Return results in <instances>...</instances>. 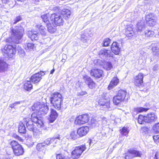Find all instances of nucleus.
Listing matches in <instances>:
<instances>
[{"label":"nucleus","instance_id":"c85d7f7f","mask_svg":"<svg viewBox=\"0 0 159 159\" xmlns=\"http://www.w3.org/2000/svg\"><path fill=\"white\" fill-rule=\"evenodd\" d=\"M30 80L25 81L23 84V89L27 91H30L33 89V86Z\"/></svg>","mask_w":159,"mask_h":159},{"label":"nucleus","instance_id":"423d86ee","mask_svg":"<svg viewBox=\"0 0 159 159\" xmlns=\"http://www.w3.org/2000/svg\"><path fill=\"white\" fill-rule=\"evenodd\" d=\"M2 52L6 55L9 58H12L15 56L16 52V47L11 45L6 44L1 49Z\"/></svg>","mask_w":159,"mask_h":159},{"label":"nucleus","instance_id":"393cba45","mask_svg":"<svg viewBox=\"0 0 159 159\" xmlns=\"http://www.w3.org/2000/svg\"><path fill=\"white\" fill-rule=\"evenodd\" d=\"M146 116L147 123H151L154 122L157 119V116L153 113H149L147 114Z\"/></svg>","mask_w":159,"mask_h":159},{"label":"nucleus","instance_id":"6ab92c4d","mask_svg":"<svg viewBox=\"0 0 159 159\" xmlns=\"http://www.w3.org/2000/svg\"><path fill=\"white\" fill-rule=\"evenodd\" d=\"M58 116V113L53 108L50 109V112L48 120L50 123L54 122Z\"/></svg>","mask_w":159,"mask_h":159},{"label":"nucleus","instance_id":"8fccbe9b","mask_svg":"<svg viewBox=\"0 0 159 159\" xmlns=\"http://www.w3.org/2000/svg\"><path fill=\"white\" fill-rule=\"evenodd\" d=\"M87 94V93L85 91H81L78 93V96H82Z\"/></svg>","mask_w":159,"mask_h":159},{"label":"nucleus","instance_id":"864d4df0","mask_svg":"<svg viewBox=\"0 0 159 159\" xmlns=\"http://www.w3.org/2000/svg\"><path fill=\"white\" fill-rule=\"evenodd\" d=\"M153 159H159V157H157L156 153L155 154Z\"/></svg>","mask_w":159,"mask_h":159},{"label":"nucleus","instance_id":"2eb2a0df","mask_svg":"<svg viewBox=\"0 0 159 159\" xmlns=\"http://www.w3.org/2000/svg\"><path fill=\"white\" fill-rule=\"evenodd\" d=\"M83 79L89 89H93L96 87L97 84L90 77L85 75L83 76Z\"/></svg>","mask_w":159,"mask_h":159},{"label":"nucleus","instance_id":"c03bdc74","mask_svg":"<svg viewBox=\"0 0 159 159\" xmlns=\"http://www.w3.org/2000/svg\"><path fill=\"white\" fill-rule=\"evenodd\" d=\"M152 129L156 133H159V122L153 125Z\"/></svg>","mask_w":159,"mask_h":159},{"label":"nucleus","instance_id":"20e7f679","mask_svg":"<svg viewBox=\"0 0 159 159\" xmlns=\"http://www.w3.org/2000/svg\"><path fill=\"white\" fill-rule=\"evenodd\" d=\"M30 118L29 117H25L20 121L18 126V132L21 134H25L26 130L24 124H26L27 129L30 131H34V127L33 124H31Z\"/></svg>","mask_w":159,"mask_h":159},{"label":"nucleus","instance_id":"e433bc0d","mask_svg":"<svg viewBox=\"0 0 159 159\" xmlns=\"http://www.w3.org/2000/svg\"><path fill=\"white\" fill-rule=\"evenodd\" d=\"M69 137L70 139L73 140L77 139L79 137L77 131L76 132L75 130L72 131L70 134Z\"/></svg>","mask_w":159,"mask_h":159},{"label":"nucleus","instance_id":"cd10ccee","mask_svg":"<svg viewBox=\"0 0 159 159\" xmlns=\"http://www.w3.org/2000/svg\"><path fill=\"white\" fill-rule=\"evenodd\" d=\"M145 28V25L143 22L141 20L139 21L136 24V32H141Z\"/></svg>","mask_w":159,"mask_h":159},{"label":"nucleus","instance_id":"9b49d317","mask_svg":"<svg viewBox=\"0 0 159 159\" xmlns=\"http://www.w3.org/2000/svg\"><path fill=\"white\" fill-rule=\"evenodd\" d=\"M146 24L150 27H153L157 24L155 16L152 13H149L145 16Z\"/></svg>","mask_w":159,"mask_h":159},{"label":"nucleus","instance_id":"7c9ffc66","mask_svg":"<svg viewBox=\"0 0 159 159\" xmlns=\"http://www.w3.org/2000/svg\"><path fill=\"white\" fill-rule=\"evenodd\" d=\"M111 53L109 50L103 49H101L98 54L99 56H105L106 57H112L110 54Z\"/></svg>","mask_w":159,"mask_h":159},{"label":"nucleus","instance_id":"bb28decb","mask_svg":"<svg viewBox=\"0 0 159 159\" xmlns=\"http://www.w3.org/2000/svg\"><path fill=\"white\" fill-rule=\"evenodd\" d=\"M9 65L6 62L0 59V72L7 71L8 69Z\"/></svg>","mask_w":159,"mask_h":159},{"label":"nucleus","instance_id":"c756f323","mask_svg":"<svg viewBox=\"0 0 159 159\" xmlns=\"http://www.w3.org/2000/svg\"><path fill=\"white\" fill-rule=\"evenodd\" d=\"M43 104L41 102H37L34 103L33 105L31 106V108L33 111H39V110H40Z\"/></svg>","mask_w":159,"mask_h":159},{"label":"nucleus","instance_id":"79ce46f5","mask_svg":"<svg viewBox=\"0 0 159 159\" xmlns=\"http://www.w3.org/2000/svg\"><path fill=\"white\" fill-rule=\"evenodd\" d=\"M151 50L154 55L158 56L159 55V48L157 47H152Z\"/></svg>","mask_w":159,"mask_h":159},{"label":"nucleus","instance_id":"9d476101","mask_svg":"<svg viewBox=\"0 0 159 159\" xmlns=\"http://www.w3.org/2000/svg\"><path fill=\"white\" fill-rule=\"evenodd\" d=\"M98 102V105L103 108H108L110 105V99L107 96L106 94H103L101 95Z\"/></svg>","mask_w":159,"mask_h":159},{"label":"nucleus","instance_id":"39448f33","mask_svg":"<svg viewBox=\"0 0 159 159\" xmlns=\"http://www.w3.org/2000/svg\"><path fill=\"white\" fill-rule=\"evenodd\" d=\"M9 144L12 149L13 154L16 156H20L24 154L25 151L24 148L17 141L11 140Z\"/></svg>","mask_w":159,"mask_h":159},{"label":"nucleus","instance_id":"a19ab883","mask_svg":"<svg viewBox=\"0 0 159 159\" xmlns=\"http://www.w3.org/2000/svg\"><path fill=\"white\" fill-rule=\"evenodd\" d=\"M111 42V39L108 38L105 39L103 42V46L108 47V46Z\"/></svg>","mask_w":159,"mask_h":159},{"label":"nucleus","instance_id":"473e14b6","mask_svg":"<svg viewBox=\"0 0 159 159\" xmlns=\"http://www.w3.org/2000/svg\"><path fill=\"white\" fill-rule=\"evenodd\" d=\"M49 110V107L48 106L45 104H43L42 106L39 110L40 115H44L46 114L48 112Z\"/></svg>","mask_w":159,"mask_h":159},{"label":"nucleus","instance_id":"1a4fd4ad","mask_svg":"<svg viewBox=\"0 0 159 159\" xmlns=\"http://www.w3.org/2000/svg\"><path fill=\"white\" fill-rule=\"evenodd\" d=\"M30 120L31 124H32L31 122L35 124L39 127L41 128L43 126L44 123L39 111H34L32 114Z\"/></svg>","mask_w":159,"mask_h":159},{"label":"nucleus","instance_id":"49530a36","mask_svg":"<svg viewBox=\"0 0 159 159\" xmlns=\"http://www.w3.org/2000/svg\"><path fill=\"white\" fill-rule=\"evenodd\" d=\"M22 19L21 16H16L15 19L14 20L13 24H15L17 23L18 22L21 21Z\"/></svg>","mask_w":159,"mask_h":159},{"label":"nucleus","instance_id":"a18cd8bd","mask_svg":"<svg viewBox=\"0 0 159 159\" xmlns=\"http://www.w3.org/2000/svg\"><path fill=\"white\" fill-rule=\"evenodd\" d=\"M12 137L13 138L18 140L20 142H23V139L16 134H14L12 135Z\"/></svg>","mask_w":159,"mask_h":159},{"label":"nucleus","instance_id":"09e8293b","mask_svg":"<svg viewBox=\"0 0 159 159\" xmlns=\"http://www.w3.org/2000/svg\"><path fill=\"white\" fill-rule=\"evenodd\" d=\"M153 138L155 142H159V134L153 136Z\"/></svg>","mask_w":159,"mask_h":159},{"label":"nucleus","instance_id":"aec40b11","mask_svg":"<svg viewBox=\"0 0 159 159\" xmlns=\"http://www.w3.org/2000/svg\"><path fill=\"white\" fill-rule=\"evenodd\" d=\"M127 153L131 155L133 157H141L142 155V152L137 150L135 148H130L128 150Z\"/></svg>","mask_w":159,"mask_h":159},{"label":"nucleus","instance_id":"680f3d73","mask_svg":"<svg viewBox=\"0 0 159 159\" xmlns=\"http://www.w3.org/2000/svg\"><path fill=\"white\" fill-rule=\"evenodd\" d=\"M61 1H64V0H61Z\"/></svg>","mask_w":159,"mask_h":159},{"label":"nucleus","instance_id":"f704fd0d","mask_svg":"<svg viewBox=\"0 0 159 159\" xmlns=\"http://www.w3.org/2000/svg\"><path fill=\"white\" fill-rule=\"evenodd\" d=\"M36 149L39 152L45 151L46 149V147L43 143H38L36 147Z\"/></svg>","mask_w":159,"mask_h":159},{"label":"nucleus","instance_id":"6e6552de","mask_svg":"<svg viewBox=\"0 0 159 159\" xmlns=\"http://www.w3.org/2000/svg\"><path fill=\"white\" fill-rule=\"evenodd\" d=\"M86 149L85 144L75 147L71 152V158L73 159H78L80 157L83 152Z\"/></svg>","mask_w":159,"mask_h":159},{"label":"nucleus","instance_id":"4c0bfd02","mask_svg":"<svg viewBox=\"0 0 159 159\" xmlns=\"http://www.w3.org/2000/svg\"><path fill=\"white\" fill-rule=\"evenodd\" d=\"M34 48V44L31 43H27L25 45V49L29 51H31L33 50Z\"/></svg>","mask_w":159,"mask_h":159},{"label":"nucleus","instance_id":"bf43d9fd","mask_svg":"<svg viewBox=\"0 0 159 159\" xmlns=\"http://www.w3.org/2000/svg\"><path fill=\"white\" fill-rule=\"evenodd\" d=\"M28 141H30V140H29H29H28Z\"/></svg>","mask_w":159,"mask_h":159},{"label":"nucleus","instance_id":"13d9d810","mask_svg":"<svg viewBox=\"0 0 159 159\" xmlns=\"http://www.w3.org/2000/svg\"><path fill=\"white\" fill-rule=\"evenodd\" d=\"M33 143L32 142V144H27L29 145H33Z\"/></svg>","mask_w":159,"mask_h":159},{"label":"nucleus","instance_id":"5fc2aeb1","mask_svg":"<svg viewBox=\"0 0 159 159\" xmlns=\"http://www.w3.org/2000/svg\"><path fill=\"white\" fill-rule=\"evenodd\" d=\"M54 71H55V70H54V69H53L52 70H51L50 71V74H53V73L54 72Z\"/></svg>","mask_w":159,"mask_h":159},{"label":"nucleus","instance_id":"603ef678","mask_svg":"<svg viewBox=\"0 0 159 159\" xmlns=\"http://www.w3.org/2000/svg\"><path fill=\"white\" fill-rule=\"evenodd\" d=\"M35 4H36L37 3L39 2V0H31Z\"/></svg>","mask_w":159,"mask_h":159},{"label":"nucleus","instance_id":"6e6d98bb","mask_svg":"<svg viewBox=\"0 0 159 159\" xmlns=\"http://www.w3.org/2000/svg\"><path fill=\"white\" fill-rule=\"evenodd\" d=\"M3 159H11V158L9 157H6L5 158H3Z\"/></svg>","mask_w":159,"mask_h":159},{"label":"nucleus","instance_id":"f257e3e1","mask_svg":"<svg viewBox=\"0 0 159 159\" xmlns=\"http://www.w3.org/2000/svg\"><path fill=\"white\" fill-rule=\"evenodd\" d=\"M41 17L42 21L46 23L47 30L51 34L56 31L57 26L63 25L64 23L63 18L58 12L51 14L47 13L42 15Z\"/></svg>","mask_w":159,"mask_h":159},{"label":"nucleus","instance_id":"37998d69","mask_svg":"<svg viewBox=\"0 0 159 159\" xmlns=\"http://www.w3.org/2000/svg\"><path fill=\"white\" fill-rule=\"evenodd\" d=\"M154 34V32L153 31L147 30L145 32V35L146 37H152Z\"/></svg>","mask_w":159,"mask_h":159},{"label":"nucleus","instance_id":"a878e982","mask_svg":"<svg viewBox=\"0 0 159 159\" xmlns=\"http://www.w3.org/2000/svg\"><path fill=\"white\" fill-rule=\"evenodd\" d=\"M39 33L36 31H30L28 32V37L32 41L37 40L39 39Z\"/></svg>","mask_w":159,"mask_h":159},{"label":"nucleus","instance_id":"f3484780","mask_svg":"<svg viewBox=\"0 0 159 159\" xmlns=\"http://www.w3.org/2000/svg\"><path fill=\"white\" fill-rule=\"evenodd\" d=\"M11 31V34L16 39H20L23 36L24 30L21 28H18L16 29H12Z\"/></svg>","mask_w":159,"mask_h":159},{"label":"nucleus","instance_id":"4be33fe9","mask_svg":"<svg viewBox=\"0 0 159 159\" xmlns=\"http://www.w3.org/2000/svg\"><path fill=\"white\" fill-rule=\"evenodd\" d=\"M60 136L58 135L57 137H53L52 138H49L45 139L43 143L45 147H47L48 145L52 143H56V140L57 139H60Z\"/></svg>","mask_w":159,"mask_h":159},{"label":"nucleus","instance_id":"f8f14e48","mask_svg":"<svg viewBox=\"0 0 159 159\" xmlns=\"http://www.w3.org/2000/svg\"><path fill=\"white\" fill-rule=\"evenodd\" d=\"M44 75L45 73L43 71H40L31 75L30 80L34 84L38 83L42 79V76Z\"/></svg>","mask_w":159,"mask_h":159},{"label":"nucleus","instance_id":"b1692460","mask_svg":"<svg viewBox=\"0 0 159 159\" xmlns=\"http://www.w3.org/2000/svg\"><path fill=\"white\" fill-rule=\"evenodd\" d=\"M61 17L64 18L65 20H67L70 17L71 14V12L69 10L67 9H63L60 13Z\"/></svg>","mask_w":159,"mask_h":159},{"label":"nucleus","instance_id":"5701e85b","mask_svg":"<svg viewBox=\"0 0 159 159\" xmlns=\"http://www.w3.org/2000/svg\"><path fill=\"white\" fill-rule=\"evenodd\" d=\"M125 35L128 39L131 38L134 34L133 28L130 25H127L125 30Z\"/></svg>","mask_w":159,"mask_h":159},{"label":"nucleus","instance_id":"412c9836","mask_svg":"<svg viewBox=\"0 0 159 159\" xmlns=\"http://www.w3.org/2000/svg\"><path fill=\"white\" fill-rule=\"evenodd\" d=\"M119 80L116 76L113 77L107 87L108 89L109 90L111 89L116 86L119 84Z\"/></svg>","mask_w":159,"mask_h":159},{"label":"nucleus","instance_id":"052dcab7","mask_svg":"<svg viewBox=\"0 0 159 159\" xmlns=\"http://www.w3.org/2000/svg\"><path fill=\"white\" fill-rule=\"evenodd\" d=\"M158 35H159V33H158Z\"/></svg>","mask_w":159,"mask_h":159},{"label":"nucleus","instance_id":"2f4dec72","mask_svg":"<svg viewBox=\"0 0 159 159\" xmlns=\"http://www.w3.org/2000/svg\"><path fill=\"white\" fill-rule=\"evenodd\" d=\"M36 28L39 30L40 34L43 36H45L46 34V30L44 26L39 24L36 25Z\"/></svg>","mask_w":159,"mask_h":159},{"label":"nucleus","instance_id":"0eeeda50","mask_svg":"<svg viewBox=\"0 0 159 159\" xmlns=\"http://www.w3.org/2000/svg\"><path fill=\"white\" fill-rule=\"evenodd\" d=\"M90 119V117L88 114H82L76 117L74 124L76 125L80 126L88 123Z\"/></svg>","mask_w":159,"mask_h":159},{"label":"nucleus","instance_id":"4d7b16f0","mask_svg":"<svg viewBox=\"0 0 159 159\" xmlns=\"http://www.w3.org/2000/svg\"><path fill=\"white\" fill-rule=\"evenodd\" d=\"M143 129H148V128L146 127H143Z\"/></svg>","mask_w":159,"mask_h":159},{"label":"nucleus","instance_id":"c9c22d12","mask_svg":"<svg viewBox=\"0 0 159 159\" xmlns=\"http://www.w3.org/2000/svg\"><path fill=\"white\" fill-rule=\"evenodd\" d=\"M120 133L122 136H127L129 131L128 128L125 126L123 127L122 129L120 130Z\"/></svg>","mask_w":159,"mask_h":159},{"label":"nucleus","instance_id":"de8ad7c7","mask_svg":"<svg viewBox=\"0 0 159 159\" xmlns=\"http://www.w3.org/2000/svg\"><path fill=\"white\" fill-rule=\"evenodd\" d=\"M20 103V102H16L13 103L10 105L9 107L11 109L15 108L16 105L19 104Z\"/></svg>","mask_w":159,"mask_h":159},{"label":"nucleus","instance_id":"3c124183","mask_svg":"<svg viewBox=\"0 0 159 159\" xmlns=\"http://www.w3.org/2000/svg\"><path fill=\"white\" fill-rule=\"evenodd\" d=\"M130 156L128 155H126L125 157V159H130Z\"/></svg>","mask_w":159,"mask_h":159},{"label":"nucleus","instance_id":"ea45409f","mask_svg":"<svg viewBox=\"0 0 159 159\" xmlns=\"http://www.w3.org/2000/svg\"><path fill=\"white\" fill-rule=\"evenodd\" d=\"M112 67V65L110 62H106L104 65V68L107 70H111Z\"/></svg>","mask_w":159,"mask_h":159},{"label":"nucleus","instance_id":"ddd939ff","mask_svg":"<svg viewBox=\"0 0 159 159\" xmlns=\"http://www.w3.org/2000/svg\"><path fill=\"white\" fill-rule=\"evenodd\" d=\"M90 74L91 76L97 79H99L104 76L103 70L96 67L93 68L90 70Z\"/></svg>","mask_w":159,"mask_h":159},{"label":"nucleus","instance_id":"7ed1b4c3","mask_svg":"<svg viewBox=\"0 0 159 159\" xmlns=\"http://www.w3.org/2000/svg\"><path fill=\"white\" fill-rule=\"evenodd\" d=\"M127 93L125 89H120L116 92V95L112 98V102L114 105L118 106L121 103L127 100Z\"/></svg>","mask_w":159,"mask_h":159},{"label":"nucleus","instance_id":"4468645a","mask_svg":"<svg viewBox=\"0 0 159 159\" xmlns=\"http://www.w3.org/2000/svg\"><path fill=\"white\" fill-rule=\"evenodd\" d=\"M144 74L142 73H139L134 78V83L136 87L140 88L143 86V79Z\"/></svg>","mask_w":159,"mask_h":159},{"label":"nucleus","instance_id":"a211bd4d","mask_svg":"<svg viewBox=\"0 0 159 159\" xmlns=\"http://www.w3.org/2000/svg\"><path fill=\"white\" fill-rule=\"evenodd\" d=\"M112 52L115 55H118L121 51V48L120 47L119 44L116 41H114L110 47Z\"/></svg>","mask_w":159,"mask_h":159},{"label":"nucleus","instance_id":"dca6fc26","mask_svg":"<svg viewBox=\"0 0 159 159\" xmlns=\"http://www.w3.org/2000/svg\"><path fill=\"white\" fill-rule=\"evenodd\" d=\"M77 133L79 137H82L86 136L89 131V128L87 126H83L78 128Z\"/></svg>","mask_w":159,"mask_h":159},{"label":"nucleus","instance_id":"f03ea898","mask_svg":"<svg viewBox=\"0 0 159 159\" xmlns=\"http://www.w3.org/2000/svg\"><path fill=\"white\" fill-rule=\"evenodd\" d=\"M50 103L57 110L64 108L63 98L59 92H56L52 93L50 98Z\"/></svg>","mask_w":159,"mask_h":159},{"label":"nucleus","instance_id":"72a5a7b5","mask_svg":"<svg viewBox=\"0 0 159 159\" xmlns=\"http://www.w3.org/2000/svg\"><path fill=\"white\" fill-rule=\"evenodd\" d=\"M146 119V116L140 114L139 115L138 118V122L140 124H144V123L147 122V120Z\"/></svg>","mask_w":159,"mask_h":159},{"label":"nucleus","instance_id":"58836bf2","mask_svg":"<svg viewBox=\"0 0 159 159\" xmlns=\"http://www.w3.org/2000/svg\"><path fill=\"white\" fill-rule=\"evenodd\" d=\"M150 109L149 108H144L142 107H137L135 109L136 111L138 113H141L143 112H147Z\"/></svg>","mask_w":159,"mask_h":159}]
</instances>
